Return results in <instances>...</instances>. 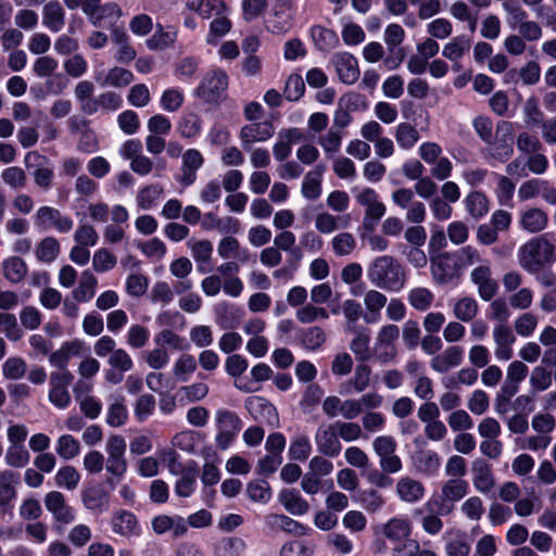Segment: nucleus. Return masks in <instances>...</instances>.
I'll list each match as a JSON object with an SVG mask.
<instances>
[{
  "label": "nucleus",
  "mask_w": 556,
  "mask_h": 556,
  "mask_svg": "<svg viewBox=\"0 0 556 556\" xmlns=\"http://www.w3.org/2000/svg\"><path fill=\"white\" fill-rule=\"evenodd\" d=\"M187 247L197 263L198 270L200 273H207L213 255V243L207 239L191 238L187 241Z\"/></svg>",
  "instance_id": "obj_28"
},
{
  "label": "nucleus",
  "mask_w": 556,
  "mask_h": 556,
  "mask_svg": "<svg viewBox=\"0 0 556 556\" xmlns=\"http://www.w3.org/2000/svg\"><path fill=\"white\" fill-rule=\"evenodd\" d=\"M84 348V342L74 339L63 342L60 348L49 356V363L59 370H67V365L72 357L78 356Z\"/></svg>",
  "instance_id": "obj_25"
},
{
  "label": "nucleus",
  "mask_w": 556,
  "mask_h": 556,
  "mask_svg": "<svg viewBox=\"0 0 556 556\" xmlns=\"http://www.w3.org/2000/svg\"><path fill=\"white\" fill-rule=\"evenodd\" d=\"M81 503L86 510L101 515L110 508V493L99 485H90L81 491Z\"/></svg>",
  "instance_id": "obj_18"
},
{
  "label": "nucleus",
  "mask_w": 556,
  "mask_h": 556,
  "mask_svg": "<svg viewBox=\"0 0 556 556\" xmlns=\"http://www.w3.org/2000/svg\"><path fill=\"white\" fill-rule=\"evenodd\" d=\"M331 63L342 83L352 85L359 78L357 60L351 53H336L331 58Z\"/></svg>",
  "instance_id": "obj_21"
},
{
  "label": "nucleus",
  "mask_w": 556,
  "mask_h": 556,
  "mask_svg": "<svg viewBox=\"0 0 556 556\" xmlns=\"http://www.w3.org/2000/svg\"><path fill=\"white\" fill-rule=\"evenodd\" d=\"M459 267L453 254L442 253L431 261V275L435 282L445 285L458 277Z\"/></svg>",
  "instance_id": "obj_15"
},
{
  "label": "nucleus",
  "mask_w": 556,
  "mask_h": 556,
  "mask_svg": "<svg viewBox=\"0 0 556 556\" xmlns=\"http://www.w3.org/2000/svg\"><path fill=\"white\" fill-rule=\"evenodd\" d=\"M154 343L157 346L166 349V346L176 350L184 351L188 349L186 339L170 329H164L154 336Z\"/></svg>",
  "instance_id": "obj_57"
},
{
  "label": "nucleus",
  "mask_w": 556,
  "mask_h": 556,
  "mask_svg": "<svg viewBox=\"0 0 556 556\" xmlns=\"http://www.w3.org/2000/svg\"><path fill=\"white\" fill-rule=\"evenodd\" d=\"M548 224L547 213L540 207H528L520 213L519 226L529 233L543 231Z\"/></svg>",
  "instance_id": "obj_27"
},
{
  "label": "nucleus",
  "mask_w": 556,
  "mask_h": 556,
  "mask_svg": "<svg viewBox=\"0 0 556 556\" xmlns=\"http://www.w3.org/2000/svg\"><path fill=\"white\" fill-rule=\"evenodd\" d=\"M467 212L475 219H480L490 211V202L480 191L470 192L464 200Z\"/></svg>",
  "instance_id": "obj_43"
},
{
  "label": "nucleus",
  "mask_w": 556,
  "mask_h": 556,
  "mask_svg": "<svg viewBox=\"0 0 556 556\" xmlns=\"http://www.w3.org/2000/svg\"><path fill=\"white\" fill-rule=\"evenodd\" d=\"M356 201L365 207L364 225L371 228L386 214L387 207L379 200L377 192L371 188H365L356 195Z\"/></svg>",
  "instance_id": "obj_12"
},
{
  "label": "nucleus",
  "mask_w": 556,
  "mask_h": 556,
  "mask_svg": "<svg viewBox=\"0 0 556 556\" xmlns=\"http://www.w3.org/2000/svg\"><path fill=\"white\" fill-rule=\"evenodd\" d=\"M348 330L354 333V338L350 342V350L356 359L361 363L372 359L369 333L365 329H354L351 326L348 327Z\"/></svg>",
  "instance_id": "obj_36"
},
{
  "label": "nucleus",
  "mask_w": 556,
  "mask_h": 556,
  "mask_svg": "<svg viewBox=\"0 0 556 556\" xmlns=\"http://www.w3.org/2000/svg\"><path fill=\"white\" fill-rule=\"evenodd\" d=\"M339 438L333 425H320L314 437L317 451L327 457L338 456L342 450Z\"/></svg>",
  "instance_id": "obj_14"
},
{
  "label": "nucleus",
  "mask_w": 556,
  "mask_h": 556,
  "mask_svg": "<svg viewBox=\"0 0 556 556\" xmlns=\"http://www.w3.org/2000/svg\"><path fill=\"white\" fill-rule=\"evenodd\" d=\"M400 337V328L393 324L381 326L374 339L371 346L372 361L387 365L393 363L397 356L396 342Z\"/></svg>",
  "instance_id": "obj_5"
},
{
  "label": "nucleus",
  "mask_w": 556,
  "mask_h": 556,
  "mask_svg": "<svg viewBox=\"0 0 556 556\" xmlns=\"http://www.w3.org/2000/svg\"><path fill=\"white\" fill-rule=\"evenodd\" d=\"M27 370L26 362L20 356L9 357L2 365V375L5 379L20 380Z\"/></svg>",
  "instance_id": "obj_62"
},
{
  "label": "nucleus",
  "mask_w": 556,
  "mask_h": 556,
  "mask_svg": "<svg viewBox=\"0 0 556 556\" xmlns=\"http://www.w3.org/2000/svg\"><path fill=\"white\" fill-rule=\"evenodd\" d=\"M104 467L108 473L106 484L111 490H114L116 485L124 479L127 470V460H114L104 458Z\"/></svg>",
  "instance_id": "obj_55"
},
{
  "label": "nucleus",
  "mask_w": 556,
  "mask_h": 556,
  "mask_svg": "<svg viewBox=\"0 0 556 556\" xmlns=\"http://www.w3.org/2000/svg\"><path fill=\"white\" fill-rule=\"evenodd\" d=\"M2 181L12 189L18 190L26 187L27 176L23 168L10 166L1 172Z\"/></svg>",
  "instance_id": "obj_64"
},
{
  "label": "nucleus",
  "mask_w": 556,
  "mask_h": 556,
  "mask_svg": "<svg viewBox=\"0 0 556 556\" xmlns=\"http://www.w3.org/2000/svg\"><path fill=\"white\" fill-rule=\"evenodd\" d=\"M111 525L113 532L122 536L129 538L140 534V526L138 523L137 517L131 511H117L113 515Z\"/></svg>",
  "instance_id": "obj_32"
},
{
  "label": "nucleus",
  "mask_w": 556,
  "mask_h": 556,
  "mask_svg": "<svg viewBox=\"0 0 556 556\" xmlns=\"http://www.w3.org/2000/svg\"><path fill=\"white\" fill-rule=\"evenodd\" d=\"M197 369V361L193 355L184 353L175 361L172 372L177 381L187 382Z\"/></svg>",
  "instance_id": "obj_45"
},
{
  "label": "nucleus",
  "mask_w": 556,
  "mask_h": 556,
  "mask_svg": "<svg viewBox=\"0 0 556 556\" xmlns=\"http://www.w3.org/2000/svg\"><path fill=\"white\" fill-rule=\"evenodd\" d=\"M302 195L307 200H316L321 193V170L308 172L302 182Z\"/></svg>",
  "instance_id": "obj_61"
},
{
  "label": "nucleus",
  "mask_w": 556,
  "mask_h": 556,
  "mask_svg": "<svg viewBox=\"0 0 556 556\" xmlns=\"http://www.w3.org/2000/svg\"><path fill=\"white\" fill-rule=\"evenodd\" d=\"M94 79L101 87L122 88L134 80V74L126 68L115 66L105 76L102 72H96Z\"/></svg>",
  "instance_id": "obj_34"
},
{
  "label": "nucleus",
  "mask_w": 556,
  "mask_h": 556,
  "mask_svg": "<svg viewBox=\"0 0 556 556\" xmlns=\"http://www.w3.org/2000/svg\"><path fill=\"white\" fill-rule=\"evenodd\" d=\"M274 132V126L270 123H252L241 128L239 139L242 148L250 151L254 143L267 141Z\"/></svg>",
  "instance_id": "obj_17"
},
{
  "label": "nucleus",
  "mask_w": 556,
  "mask_h": 556,
  "mask_svg": "<svg viewBox=\"0 0 556 556\" xmlns=\"http://www.w3.org/2000/svg\"><path fill=\"white\" fill-rule=\"evenodd\" d=\"M351 225V216L333 215L328 211L317 212L314 216L315 230L320 235H331L338 230L345 229Z\"/></svg>",
  "instance_id": "obj_20"
},
{
  "label": "nucleus",
  "mask_w": 556,
  "mask_h": 556,
  "mask_svg": "<svg viewBox=\"0 0 556 556\" xmlns=\"http://www.w3.org/2000/svg\"><path fill=\"white\" fill-rule=\"evenodd\" d=\"M278 498L291 515L302 516L309 509L307 501L295 490H283L279 493Z\"/></svg>",
  "instance_id": "obj_39"
},
{
  "label": "nucleus",
  "mask_w": 556,
  "mask_h": 556,
  "mask_svg": "<svg viewBox=\"0 0 556 556\" xmlns=\"http://www.w3.org/2000/svg\"><path fill=\"white\" fill-rule=\"evenodd\" d=\"M452 309L457 320L470 323L479 313V304L472 296H462L454 301Z\"/></svg>",
  "instance_id": "obj_40"
},
{
  "label": "nucleus",
  "mask_w": 556,
  "mask_h": 556,
  "mask_svg": "<svg viewBox=\"0 0 556 556\" xmlns=\"http://www.w3.org/2000/svg\"><path fill=\"white\" fill-rule=\"evenodd\" d=\"M303 132L296 127L281 129L277 135V140L273 147V153L277 161H283L290 156L292 144L303 139Z\"/></svg>",
  "instance_id": "obj_24"
},
{
  "label": "nucleus",
  "mask_w": 556,
  "mask_h": 556,
  "mask_svg": "<svg viewBox=\"0 0 556 556\" xmlns=\"http://www.w3.org/2000/svg\"><path fill=\"white\" fill-rule=\"evenodd\" d=\"M42 24L53 33H58L64 27L65 12L58 0H51L45 4Z\"/></svg>",
  "instance_id": "obj_37"
},
{
  "label": "nucleus",
  "mask_w": 556,
  "mask_h": 556,
  "mask_svg": "<svg viewBox=\"0 0 556 556\" xmlns=\"http://www.w3.org/2000/svg\"><path fill=\"white\" fill-rule=\"evenodd\" d=\"M55 451L61 458L70 460L80 453V444L73 435L62 434L56 440Z\"/></svg>",
  "instance_id": "obj_59"
},
{
  "label": "nucleus",
  "mask_w": 556,
  "mask_h": 556,
  "mask_svg": "<svg viewBox=\"0 0 556 556\" xmlns=\"http://www.w3.org/2000/svg\"><path fill=\"white\" fill-rule=\"evenodd\" d=\"M472 484L481 494H489L495 486V478L491 466L481 458H477L471 464Z\"/></svg>",
  "instance_id": "obj_23"
},
{
  "label": "nucleus",
  "mask_w": 556,
  "mask_h": 556,
  "mask_svg": "<svg viewBox=\"0 0 556 556\" xmlns=\"http://www.w3.org/2000/svg\"><path fill=\"white\" fill-rule=\"evenodd\" d=\"M464 359V350L459 345H451L441 354L435 355L430 363L431 368L440 374L447 372L450 369L457 367Z\"/></svg>",
  "instance_id": "obj_26"
},
{
  "label": "nucleus",
  "mask_w": 556,
  "mask_h": 556,
  "mask_svg": "<svg viewBox=\"0 0 556 556\" xmlns=\"http://www.w3.org/2000/svg\"><path fill=\"white\" fill-rule=\"evenodd\" d=\"M247 407L255 419L271 426H276L278 424V413L276 407L265 399L261 396L251 397L247 402Z\"/></svg>",
  "instance_id": "obj_29"
},
{
  "label": "nucleus",
  "mask_w": 556,
  "mask_h": 556,
  "mask_svg": "<svg viewBox=\"0 0 556 556\" xmlns=\"http://www.w3.org/2000/svg\"><path fill=\"white\" fill-rule=\"evenodd\" d=\"M502 132V137L486 149V155L498 162H506L514 153L511 125L507 122H502L497 126V134Z\"/></svg>",
  "instance_id": "obj_16"
},
{
  "label": "nucleus",
  "mask_w": 556,
  "mask_h": 556,
  "mask_svg": "<svg viewBox=\"0 0 556 556\" xmlns=\"http://www.w3.org/2000/svg\"><path fill=\"white\" fill-rule=\"evenodd\" d=\"M367 278L377 288L399 292L406 282L401 264L390 255L376 257L367 267Z\"/></svg>",
  "instance_id": "obj_3"
},
{
  "label": "nucleus",
  "mask_w": 556,
  "mask_h": 556,
  "mask_svg": "<svg viewBox=\"0 0 556 556\" xmlns=\"http://www.w3.org/2000/svg\"><path fill=\"white\" fill-rule=\"evenodd\" d=\"M217 253L223 260L238 258L240 262L248 261L249 252L241 249L240 242L231 236L224 237L217 244Z\"/></svg>",
  "instance_id": "obj_41"
},
{
  "label": "nucleus",
  "mask_w": 556,
  "mask_h": 556,
  "mask_svg": "<svg viewBox=\"0 0 556 556\" xmlns=\"http://www.w3.org/2000/svg\"><path fill=\"white\" fill-rule=\"evenodd\" d=\"M215 444L219 450H227L242 429V420L237 413L218 408L214 414Z\"/></svg>",
  "instance_id": "obj_6"
},
{
  "label": "nucleus",
  "mask_w": 556,
  "mask_h": 556,
  "mask_svg": "<svg viewBox=\"0 0 556 556\" xmlns=\"http://www.w3.org/2000/svg\"><path fill=\"white\" fill-rule=\"evenodd\" d=\"M37 163L31 170V176L37 187L42 190H49L52 186V179L54 176L53 166L51 162L38 153L33 154Z\"/></svg>",
  "instance_id": "obj_35"
},
{
  "label": "nucleus",
  "mask_w": 556,
  "mask_h": 556,
  "mask_svg": "<svg viewBox=\"0 0 556 556\" xmlns=\"http://www.w3.org/2000/svg\"><path fill=\"white\" fill-rule=\"evenodd\" d=\"M552 372L544 366H535L531 369L529 386L532 393L544 392L552 386Z\"/></svg>",
  "instance_id": "obj_50"
},
{
  "label": "nucleus",
  "mask_w": 556,
  "mask_h": 556,
  "mask_svg": "<svg viewBox=\"0 0 556 556\" xmlns=\"http://www.w3.org/2000/svg\"><path fill=\"white\" fill-rule=\"evenodd\" d=\"M203 121L195 113H187L177 123V131L181 138L192 139L198 137L202 130Z\"/></svg>",
  "instance_id": "obj_44"
},
{
  "label": "nucleus",
  "mask_w": 556,
  "mask_h": 556,
  "mask_svg": "<svg viewBox=\"0 0 556 556\" xmlns=\"http://www.w3.org/2000/svg\"><path fill=\"white\" fill-rule=\"evenodd\" d=\"M357 242L353 233L341 231L332 237L330 247L337 256L351 255L356 249Z\"/></svg>",
  "instance_id": "obj_48"
},
{
  "label": "nucleus",
  "mask_w": 556,
  "mask_h": 556,
  "mask_svg": "<svg viewBox=\"0 0 556 556\" xmlns=\"http://www.w3.org/2000/svg\"><path fill=\"white\" fill-rule=\"evenodd\" d=\"M502 8L506 13V23L513 29H516L528 18L527 11L522 8L519 0H505Z\"/></svg>",
  "instance_id": "obj_52"
},
{
  "label": "nucleus",
  "mask_w": 556,
  "mask_h": 556,
  "mask_svg": "<svg viewBox=\"0 0 556 556\" xmlns=\"http://www.w3.org/2000/svg\"><path fill=\"white\" fill-rule=\"evenodd\" d=\"M180 175L177 180L185 187L197 180V172L203 166L204 157L197 149H188L181 155Z\"/></svg>",
  "instance_id": "obj_19"
},
{
  "label": "nucleus",
  "mask_w": 556,
  "mask_h": 556,
  "mask_svg": "<svg viewBox=\"0 0 556 556\" xmlns=\"http://www.w3.org/2000/svg\"><path fill=\"white\" fill-rule=\"evenodd\" d=\"M413 526L405 516H394L386 522L374 528L378 536L393 544L392 556H415L418 552V542L410 540Z\"/></svg>",
  "instance_id": "obj_2"
},
{
  "label": "nucleus",
  "mask_w": 556,
  "mask_h": 556,
  "mask_svg": "<svg viewBox=\"0 0 556 556\" xmlns=\"http://www.w3.org/2000/svg\"><path fill=\"white\" fill-rule=\"evenodd\" d=\"M517 258L525 271L535 275L556 261V239L551 233L534 237L519 247Z\"/></svg>",
  "instance_id": "obj_1"
},
{
  "label": "nucleus",
  "mask_w": 556,
  "mask_h": 556,
  "mask_svg": "<svg viewBox=\"0 0 556 556\" xmlns=\"http://www.w3.org/2000/svg\"><path fill=\"white\" fill-rule=\"evenodd\" d=\"M2 270L10 282L18 283L27 274V265L17 256H10L2 262Z\"/></svg>",
  "instance_id": "obj_47"
},
{
  "label": "nucleus",
  "mask_w": 556,
  "mask_h": 556,
  "mask_svg": "<svg viewBox=\"0 0 556 556\" xmlns=\"http://www.w3.org/2000/svg\"><path fill=\"white\" fill-rule=\"evenodd\" d=\"M232 27L230 20L227 17V13H223L222 15L215 17L210 23V29L206 35V43L216 46L217 40L220 37L226 36Z\"/></svg>",
  "instance_id": "obj_56"
},
{
  "label": "nucleus",
  "mask_w": 556,
  "mask_h": 556,
  "mask_svg": "<svg viewBox=\"0 0 556 556\" xmlns=\"http://www.w3.org/2000/svg\"><path fill=\"white\" fill-rule=\"evenodd\" d=\"M228 88V76L220 68L208 71L197 88V96L208 104H219L225 100Z\"/></svg>",
  "instance_id": "obj_7"
},
{
  "label": "nucleus",
  "mask_w": 556,
  "mask_h": 556,
  "mask_svg": "<svg viewBox=\"0 0 556 556\" xmlns=\"http://www.w3.org/2000/svg\"><path fill=\"white\" fill-rule=\"evenodd\" d=\"M30 455L24 445H9L4 462L11 468H24L28 465Z\"/></svg>",
  "instance_id": "obj_60"
},
{
  "label": "nucleus",
  "mask_w": 556,
  "mask_h": 556,
  "mask_svg": "<svg viewBox=\"0 0 556 556\" xmlns=\"http://www.w3.org/2000/svg\"><path fill=\"white\" fill-rule=\"evenodd\" d=\"M407 300L415 309L426 312L432 305L434 294L425 287H417L408 292Z\"/></svg>",
  "instance_id": "obj_58"
},
{
  "label": "nucleus",
  "mask_w": 556,
  "mask_h": 556,
  "mask_svg": "<svg viewBox=\"0 0 556 556\" xmlns=\"http://www.w3.org/2000/svg\"><path fill=\"white\" fill-rule=\"evenodd\" d=\"M35 224L45 229H54L61 233L72 230L74 222L71 216L63 214L60 210L43 205L35 214Z\"/></svg>",
  "instance_id": "obj_9"
},
{
  "label": "nucleus",
  "mask_w": 556,
  "mask_h": 556,
  "mask_svg": "<svg viewBox=\"0 0 556 556\" xmlns=\"http://www.w3.org/2000/svg\"><path fill=\"white\" fill-rule=\"evenodd\" d=\"M311 37L315 46L321 51L331 50L339 42L337 34L333 30L325 28L323 26L312 27Z\"/></svg>",
  "instance_id": "obj_49"
},
{
  "label": "nucleus",
  "mask_w": 556,
  "mask_h": 556,
  "mask_svg": "<svg viewBox=\"0 0 556 556\" xmlns=\"http://www.w3.org/2000/svg\"><path fill=\"white\" fill-rule=\"evenodd\" d=\"M387 296L378 290L371 289L364 294L366 313L363 319L366 324H376L381 319V311L387 305Z\"/></svg>",
  "instance_id": "obj_30"
},
{
  "label": "nucleus",
  "mask_w": 556,
  "mask_h": 556,
  "mask_svg": "<svg viewBox=\"0 0 556 556\" xmlns=\"http://www.w3.org/2000/svg\"><path fill=\"white\" fill-rule=\"evenodd\" d=\"M199 68V60L194 56H186L181 59L176 67V77L184 83H191L195 77Z\"/></svg>",
  "instance_id": "obj_63"
},
{
  "label": "nucleus",
  "mask_w": 556,
  "mask_h": 556,
  "mask_svg": "<svg viewBox=\"0 0 556 556\" xmlns=\"http://www.w3.org/2000/svg\"><path fill=\"white\" fill-rule=\"evenodd\" d=\"M468 493V482L463 479H448L441 488L439 495H433L426 503L428 510H435L439 515H448L455 504L466 496Z\"/></svg>",
  "instance_id": "obj_4"
},
{
  "label": "nucleus",
  "mask_w": 556,
  "mask_h": 556,
  "mask_svg": "<svg viewBox=\"0 0 556 556\" xmlns=\"http://www.w3.org/2000/svg\"><path fill=\"white\" fill-rule=\"evenodd\" d=\"M343 138L344 132L329 127L324 135L318 137L317 143L321 147L325 154L330 157L340 151Z\"/></svg>",
  "instance_id": "obj_51"
},
{
  "label": "nucleus",
  "mask_w": 556,
  "mask_h": 556,
  "mask_svg": "<svg viewBox=\"0 0 556 556\" xmlns=\"http://www.w3.org/2000/svg\"><path fill=\"white\" fill-rule=\"evenodd\" d=\"M494 356L498 362H507L514 356L516 336L507 324H496L492 328Z\"/></svg>",
  "instance_id": "obj_11"
},
{
  "label": "nucleus",
  "mask_w": 556,
  "mask_h": 556,
  "mask_svg": "<svg viewBox=\"0 0 556 556\" xmlns=\"http://www.w3.org/2000/svg\"><path fill=\"white\" fill-rule=\"evenodd\" d=\"M97 287V277L90 270H85L79 278L78 286L72 292V298L78 303H87L94 296Z\"/></svg>",
  "instance_id": "obj_38"
},
{
  "label": "nucleus",
  "mask_w": 556,
  "mask_h": 556,
  "mask_svg": "<svg viewBox=\"0 0 556 556\" xmlns=\"http://www.w3.org/2000/svg\"><path fill=\"white\" fill-rule=\"evenodd\" d=\"M312 453V444L306 434H295L289 445L288 454L292 460H305Z\"/></svg>",
  "instance_id": "obj_54"
},
{
  "label": "nucleus",
  "mask_w": 556,
  "mask_h": 556,
  "mask_svg": "<svg viewBox=\"0 0 556 556\" xmlns=\"http://www.w3.org/2000/svg\"><path fill=\"white\" fill-rule=\"evenodd\" d=\"M265 526L269 530H282L288 533L303 534L304 527L296 520L281 514H269L265 517Z\"/></svg>",
  "instance_id": "obj_42"
},
{
  "label": "nucleus",
  "mask_w": 556,
  "mask_h": 556,
  "mask_svg": "<svg viewBox=\"0 0 556 556\" xmlns=\"http://www.w3.org/2000/svg\"><path fill=\"white\" fill-rule=\"evenodd\" d=\"M470 280L483 301H490L498 290L497 281L492 277V269L488 262L471 270Z\"/></svg>",
  "instance_id": "obj_13"
},
{
  "label": "nucleus",
  "mask_w": 556,
  "mask_h": 556,
  "mask_svg": "<svg viewBox=\"0 0 556 556\" xmlns=\"http://www.w3.org/2000/svg\"><path fill=\"white\" fill-rule=\"evenodd\" d=\"M394 137L399 147L403 150H410L419 141V132L409 123H400L395 127Z\"/></svg>",
  "instance_id": "obj_46"
},
{
  "label": "nucleus",
  "mask_w": 556,
  "mask_h": 556,
  "mask_svg": "<svg viewBox=\"0 0 556 556\" xmlns=\"http://www.w3.org/2000/svg\"><path fill=\"white\" fill-rule=\"evenodd\" d=\"M412 459L415 469L427 477L437 476L441 467V457L432 450L417 452Z\"/></svg>",
  "instance_id": "obj_33"
},
{
  "label": "nucleus",
  "mask_w": 556,
  "mask_h": 556,
  "mask_svg": "<svg viewBox=\"0 0 556 556\" xmlns=\"http://www.w3.org/2000/svg\"><path fill=\"white\" fill-rule=\"evenodd\" d=\"M45 507L52 515L55 523L67 526L75 521L76 510L59 491H50L45 496Z\"/></svg>",
  "instance_id": "obj_10"
},
{
  "label": "nucleus",
  "mask_w": 556,
  "mask_h": 556,
  "mask_svg": "<svg viewBox=\"0 0 556 556\" xmlns=\"http://www.w3.org/2000/svg\"><path fill=\"white\" fill-rule=\"evenodd\" d=\"M74 376L70 370L52 371L49 377V402L59 409H65L70 406L72 397L70 394V386Z\"/></svg>",
  "instance_id": "obj_8"
},
{
  "label": "nucleus",
  "mask_w": 556,
  "mask_h": 556,
  "mask_svg": "<svg viewBox=\"0 0 556 556\" xmlns=\"http://www.w3.org/2000/svg\"><path fill=\"white\" fill-rule=\"evenodd\" d=\"M20 473L12 469L0 471V507L10 505L17 496Z\"/></svg>",
  "instance_id": "obj_31"
},
{
  "label": "nucleus",
  "mask_w": 556,
  "mask_h": 556,
  "mask_svg": "<svg viewBox=\"0 0 556 556\" xmlns=\"http://www.w3.org/2000/svg\"><path fill=\"white\" fill-rule=\"evenodd\" d=\"M395 493L402 502L415 504L425 497L426 488L421 481L404 476L396 481Z\"/></svg>",
  "instance_id": "obj_22"
},
{
  "label": "nucleus",
  "mask_w": 556,
  "mask_h": 556,
  "mask_svg": "<svg viewBox=\"0 0 556 556\" xmlns=\"http://www.w3.org/2000/svg\"><path fill=\"white\" fill-rule=\"evenodd\" d=\"M80 479L81 476L79 471L71 465L61 467L54 477L56 486L68 491L75 490L78 486Z\"/></svg>",
  "instance_id": "obj_53"
}]
</instances>
